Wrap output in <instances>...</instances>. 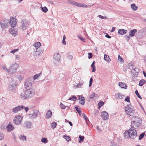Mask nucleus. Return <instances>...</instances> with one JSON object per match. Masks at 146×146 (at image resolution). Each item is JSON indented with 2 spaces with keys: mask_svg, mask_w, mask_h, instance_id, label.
<instances>
[{
  "mask_svg": "<svg viewBox=\"0 0 146 146\" xmlns=\"http://www.w3.org/2000/svg\"><path fill=\"white\" fill-rule=\"evenodd\" d=\"M130 135L129 133V131H125L124 133V136L125 139H127L129 138H130Z\"/></svg>",
  "mask_w": 146,
  "mask_h": 146,
  "instance_id": "21",
  "label": "nucleus"
},
{
  "mask_svg": "<svg viewBox=\"0 0 146 146\" xmlns=\"http://www.w3.org/2000/svg\"><path fill=\"white\" fill-rule=\"evenodd\" d=\"M82 85V84H81L80 83L76 85L75 87L76 88H80L81 87Z\"/></svg>",
  "mask_w": 146,
  "mask_h": 146,
  "instance_id": "56",
  "label": "nucleus"
},
{
  "mask_svg": "<svg viewBox=\"0 0 146 146\" xmlns=\"http://www.w3.org/2000/svg\"><path fill=\"white\" fill-rule=\"evenodd\" d=\"M19 50L18 49H14L11 51V53L13 54H14L15 52L18 51Z\"/></svg>",
  "mask_w": 146,
  "mask_h": 146,
  "instance_id": "51",
  "label": "nucleus"
},
{
  "mask_svg": "<svg viewBox=\"0 0 146 146\" xmlns=\"http://www.w3.org/2000/svg\"><path fill=\"white\" fill-rule=\"evenodd\" d=\"M41 44L40 42H36L35 44H34V46L36 48V50H39L38 48H39Z\"/></svg>",
  "mask_w": 146,
  "mask_h": 146,
  "instance_id": "25",
  "label": "nucleus"
},
{
  "mask_svg": "<svg viewBox=\"0 0 146 146\" xmlns=\"http://www.w3.org/2000/svg\"><path fill=\"white\" fill-rule=\"evenodd\" d=\"M76 99H77V98L76 96H73L70 97L68 99V100L76 101Z\"/></svg>",
  "mask_w": 146,
  "mask_h": 146,
  "instance_id": "34",
  "label": "nucleus"
},
{
  "mask_svg": "<svg viewBox=\"0 0 146 146\" xmlns=\"http://www.w3.org/2000/svg\"><path fill=\"white\" fill-rule=\"evenodd\" d=\"M10 24L12 27H15L17 24V19L13 17H11L10 19Z\"/></svg>",
  "mask_w": 146,
  "mask_h": 146,
  "instance_id": "9",
  "label": "nucleus"
},
{
  "mask_svg": "<svg viewBox=\"0 0 146 146\" xmlns=\"http://www.w3.org/2000/svg\"><path fill=\"white\" fill-rule=\"evenodd\" d=\"M145 82L146 81L145 80L143 79L139 81V86H142Z\"/></svg>",
  "mask_w": 146,
  "mask_h": 146,
  "instance_id": "32",
  "label": "nucleus"
},
{
  "mask_svg": "<svg viewBox=\"0 0 146 146\" xmlns=\"http://www.w3.org/2000/svg\"><path fill=\"white\" fill-rule=\"evenodd\" d=\"M21 105H20L12 109V112L14 113H15L21 110Z\"/></svg>",
  "mask_w": 146,
  "mask_h": 146,
  "instance_id": "17",
  "label": "nucleus"
},
{
  "mask_svg": "<svg viewBox=\"0 0 146 146\" xmlns=\"http://www.w3.org/2000/svg\"><path fill=\"white\" fill-rule=\"evenodd\" d=\"M124 37L125 39L127 40V41H128L130 39V37L129 36H128L127 35H125L124 36Z\"/></svg>",
  "mask_w": 146,
  "mask_h": 146,
  "instance_id": "60",
  "label": "nucleus"
},
{
  "mask_svg": "<svg viewBox=\"0 0 146 146\" xmlns=\"http://www.w3.org/2000/svg\"><path fill=\"white\" fill-rule=\"evenodd\" d=\"M34 81L33 80V78L32 77H30L27 78L25 83L24 86L26 89H32V84L34 83Z\"/></svg>",
  "mask_w": 146,
  "mask_h": 146,
  "instance_id": "3",
  "label": "nucleus"
},
{
  "mask_svg": "<svg viewBox=\"0 0 146 146\" xmlns=\"http://www.w3.org/2000/svg\"><path fill=\"white\" fill-rule=\"evenodd\" d=\"M0 25L3 29H5L9 25V21L7 20H1L0 21Z\"/></svg>",
  "mask_w": 146,
  "mask_h": 146,
  "instance_id": "8",
  "label": "nucleus"
},
{
  "mask_svg": "<svg viewBox=\"0 0 146 146\" xmlns=\"http://www.w3.org/2000/svg\"><path fill=\"white\" fill-rule=\"evenodd\" d=\"M119 85L120 86L121 88L124 89H126L127 87L126 84L125 83H123L121 82H119Z\"/></svg>",
  "mask_w": 146,
  "mask_h": 146,
  "instance_id": "22",
  "label": "nucleus"
},
{
  "mask_svg": "<svg viewBox=\"0 0 146 146\" xmlns=\"http://www.w3.org/2000/svg\"><path fill=\"white\" fill-rule=\"evenodd\" d=\"M145 135V132L141 134L140 135V136L139 137V140H141L143 139V137H144V135Z\"/></svg>",
  "mask_w": 146,
  "mask_h": 146,
  "instance_id": "39",
  "label": "nucleus"
},
{
  "mask_svg": "<svg viewBox=\"0 0 146 146\" xmlns=\"http://www.w3.org/2000/svg\"><path fill=\"white\" fill-rule=\"evenodd\" d=\"M90 99L94 100V98L98 97V95L95 94L94 92H93L90 95Z\"/></svg>",
  "mask_w": 146,
  "mask_h": 146,
  "instance_id": "24",
  "label": "nucleus"
},
{
  "mask_svg": "<svg viewBox=\"0 0 146 146\" xmlns=\"http://www.w3.org/2000/svg\"><path fill=\"white\" fill-rule=\"evenodd\" d=\"M127 32V30L124 29H120L118 30V33L120 35H124L126 34Z\"/></svg>",
  "mask_w": 146,
  "mask_h": 146,
  "instance_id": "19",
  "label": "nucleus"
},
{
  "mask_svg": "<svg viewBox=\"0 0 146 146\" xmlns=\"http://www.w3.org/2000/svg\"><path fill=\"white\" fill-rule=\"evenodd\" d=\"M135 71V75L136 77H137L138 76V74L139 72V70L137 68H135L132 70V72L133 73V71Z\"/></svg>",
  "mask_w": 146,
  "mask_h": 146,
  "instance_id": "28",
  "label": "nucleus"
},
{
  "mask_svg": "<svg viewBox=\"0 0 146 146\" xmlns=\"http://www.w3.org/2000/svg\"><path fill=\"white\" fill-rule=\"evenodd\" d=\"M67 58L69 60H72L73 58V56L71 55H68L67 56Z\"/></svg>",
  "mask_w": 146,
  "mask_h": 146,
  "instance_id": "54",
  "label": "nucleus"
},
{
  "mask_svg": "<svg viewBox=\"0 0 146 146\" xmlns=\"http://www.w3.org/2000/svg\"><path fill=\"white\" fill-rule=\"evenodd\" d=\"M130 135V138L132 139L135 138L137 136V132L134 127L132 126L129 130Z\"/></svg>",
  "mask_w": 146,
  "mask_h": 146,
  "instance_id": "5",
  "label": "nucleus"
},
{
  "mask_svg": "<svg viewBox=\"0 0 146 146\" xmlns=\"http://www.w3.org/2000/svg\"><path fill=\"white\" fill-rule=\"evenodd\" d=\"M68 2L70 4L74 5L75 2L71 0H68Z\"/></svg>",
  "mask_w": 146,
  "mask_h": 146,
  "instance_id": "50",
  "label": "nucleus"
},
{
  "mask_svg": "<svg viewBox=\"0 0 146 146\" xmlns=\"http://www.w3.org/2000/svg\"><path fill=\"white\" fill-rule=\"evenodd\" d=\"M21 110L23 109H24L25 110V111L26 112H27L29 110V108L28 107H25V106H21Z\"/></svg>",
  "mask_w": 146,
  "mask_h": 146,
  "instance_id": "37",
  "label": "nucleus"
},
{
  "mask_svg": "<svg viewBox=\"0 0 146 146\" xmlns=\"http://www.w3.org/2000/svg\"><path fill=\"white\" fill-rule=\"evenodd\" d=\"M9 32L12 36H16L18 34L17 30L14 28L10 29L9 30Z\"/></svg>",
  "mask_w": 146,
  "mask_h": 146,
  "instance_id": "13",
  "label": "nucleus"
},
{
  "mask_svg": "<svg viewBox=\"0 0 146 146\" xmlns=\"http://www.w3.org/2000/svg\"><path fill=\"white\" fill-rule=\"evenodd\" d=\"M40 8L42 11L45 13H46L48 10V9L46 7H41Z\"/></svg>",
  "mask_w": 146,
  "mask_h": 146,
  "instance_id": "31",
  "label": "nucleus"
},
{
  "mask_svg": "<svg viewBox=\"0 0 146 146\" xmlns=\"http://www.w3.org/2000/svg\"><path fill=\"white\" fill-rule=\"evenodd\" d=\"M76 111L78 113L79 115H81V111L80 110H79V109L78 108H76Z\"/></svg>",
  "mask_w": 146,
  "mask_h": 146,
  "instance_id": "58",
  "label": "nucleus"
},
{
  "mask_svg": "<svg viewBox=\"0 0 146 146\" xmlns=\"http://www.w3.org/2000/svg\"><path fill=\"white\" fill-rule=\"evenodd\" d=\"M137 31V30L136 29H134L131 30L129 31V36L130 37H132L134 36L135 34Z\"/></svg>",
  "mask_w": 146,
  "mask_h": 146,
  "instance_id": "16",
  "label": "nucleus"
},
{
  "mask_svg": "<svg viewBox=\"0 0 146 146\" xmlns=\"http://www.w3.org/2000/svg\"><path fill=\"white\" fill-rule=\"evenodd\" d=\"M131 7L133 11H136L138 9V7L136 6L135 4H133L131 5Z\"/></svg>",
  "mask_w": 146,
  "mask_h": 146,
  "instance_id": "30",
  "label": "nucleus"
},
{
  "mask_svg": "<svg viewBox=\"0 0 146 146\" xmlns=\"http://www.w3.org/2000/svg\"><path fill=\"white\" fill-rule=\"evenodd\" d=\"M53 57L55 60L59 61L60 59V56L58 53H55L53 55Z\"/></svg>",
  "mask_w": 146,
  "mask_h": 146,
  "instance_id": "18",
  "label": "nucleus"
},
{
  "mask_svg": "<svg viewBox=\"0 0 146 146\" xmlns=\"http://www.w3.org/2000/svg\"><path fill=\"white\" fill-rule=\"evenodd\" d=\"M14 128V127L10 123L8 124L6 127L7 130L8 132H10L13 130Z\"/></svg>",
  "mask_w": 146,
  "mask_h": 146,
  "instance_id": "15",
  "label": "nucleus"
},
{
  "mask_svg": "<svg viewBox=\"0 0 146 146\" xmlns=\"http://www.w3.org/2000/svg\"><path fill=\"white\" fill-rule=\"evenodd\" d=\"M78 100H80L79 103L82 105H84L85 103V99L82 96H78Z\"/></svg>",
  "mask_w": 146,
  "mask_h": 146,
  "instance_id": "14",
  "label": "nucleus"
},
{
  "mask_svg": "<svg viewBox=\"0 0 146 146\" xmlns=\"http://www.w3.org/2000/svg\"><path fill=\"white\" fill-rule=\"evenodd\" d=\"M131 124L133 127H137L141 125L142 120L138 116H133Z\"/></svg>",
  "mask_w": 146,
  "mask_h": 146,
  "instance_id": "2",
  "label": "nucleus"
},
{
  "mask_svg": "<svg viewBox=\"0 0 146 146\" xmlns=\"http://www.w3.org/2000/svg\"><path fill=\"white\" fill-rule=\"evenodd\" d=\"M125 100L127 102H130V101L129 97V96H127V97L125 98Z\"/></svg>",
  "mask_w": 146,
  "mask_h": 146,
  "instance_id": "49",
  "label": "nucleus"
},
{
  "mask_svg": "<svg viewBox=\"0 0 146 146\" xmlns=\"http://www.w3.org/2000/svg\"><path fill=\"white\" fill-rule=\"evenodd\" d=\"M88 58L89 59L91 58L92 56V54L90 52H89L88 53Z\"/></svg>",
  "mask_w": 146,
  "mask_h": 146,
  "instance_id": "52",
  "label": "nucleus"
},
{
  "mask_svg": "<svg viewBox=\"0 0 146 146\" xmlns=\"http://www.w3.org/2000/svg\"><path fill=\"white\" fill-rule=\"evenodd\" d=\"M18 66V65L16 63L13 64L9 68L10 73L11 74L16 72Z\"/></svg>",
  "mask_w": 146,
  "mask_h": 146,
  "instance_id": "7",
  "label": "nucleus"
},
{
  "mask_svg": "<svg viewBox=\"0 0 146 146\" xmlns=\"http://www.w3.org/2000/svg\"><path fill=\"white\" fill-rule=\"evenodd\" d=\"M41 74V73H40L36 74L34 76V78H33V80L34 81V80L37 79Z\"/></svg>",
  "mask_w": 146,
  "mask_h": 146,
  "instance_id": "42",
  "label": "nucleus"
},
{
  "mask_svg": "<svg viewBox=\"0 0 146 146\" xmlns=\"http://www.w3.org/2000/svg\"><path fill=\"white\" fill-rule=\"evenodd\" d=\"M1 67L6 72H8L10 73V69H8L5 66H2Z\"/></svg>",
  "mask_w": 146,
  "mask_h": 146,
  "instance_id": "38",
  "label": "nucleus"
},
{
  "mask_svg": "<svg viewBox=\"0 0 146 146\" xmlns=\"http://www.w3.org/2000/svg\"><path fill=\"white\" fill-rule=\"evenodd\" d=\"M35 93V91L32 89H26L24 91V94L21 93L20 94L21 98L23 100H27L33 96Z\"/></svg>",
  "mask_w": 146,
  "mask_h": 146,
  "instance_id": "1",
  "label": "nucleus"
},
{
  "mask_svg": "<svg viewBox=\"0 0 146 146\" xmlns=\"http://www.w3.org/2000/svg\"><path fill=\"white\" fill-rule=\"evenodd\" d=\"M82 115H83V116L84 119H85V120L86 121H87V120H88V118H87V117L86 116V114L85 113H83Z\"/></svg>",
  "mask_w": 146,
  "mask_h": 146,
  "instance_id": "48",
  "label": "nucleus"
},
{
  "mask_svg": "<svg viewBox=\"0 0 146 146\" xmlns=\"http://www.w3.org/2000/svg\"><path fill=\"white\" fill-rule=\"evenodd\" d=\"M102 118L104 120H108L109 118V115L106 111L102 112L101 114Z\"/></svg>",
  "mask_w": 146,
  "mask_h": 146,
  "instance_id": "12",
  "label": "nucleus"
},
{
  "mask_svg": "<svg viewBox=\"0 0 146 146\" xmlns=\"http://www.w3.org/2000/svg\"><path fill=\"white\" fill-rule=\"evenodd\" d=\"M133 77L132 78V80L133 81H135L136 80L135 77H137L136 76H133Z\"/></svg>",
  "mask_w": 146,
  "mask_h": 146,
  "instance_id": "62",
  "label": "nucleus"
},
{
  "mask_svg": "<svg viewBox=\"0 0 146 146\" xmlns=\"http://www.w3.org/2000/svg\"><path fill=\"white\" fill-rule=\"evenodd\" d=\"M93 82V79L92 78H91L89 81V87H90L92 85V82Z\"/></svg>",
  "mask_w": 146,
  "mask_h": 146,
  "instance_id": "47",
  "label": "nucleus"
},
{
  "mask_svg": "<svg viewBox=\"0 0 146 146\" xmlns=\"http://www.w3.org/2000/svg\"><path fill=\"white\" fill-rule=\"evenodd\" d=\"M4 138V136L3 133L0 132V141L3 140Z\"/></svg>",
  "mask_w": 146,
  "mask_h": 146,
  "instance_id": "46",
  "label": "nucleus"
},
{
  "mask_svg": "<svg viewBox=\"0 0 146 146\" xmlns=\"http://www.w3.org/2000/svg\"><path fill=\"white\" fill-rule=\"evenodd\" d=\"M14 87L12 85H9V90L11 91L13 89Z\"/></svg>",
  "mask_w": 146,
  "mask_h": 146,
  "instance_id": "53",
  "label": "nucleus"
},
{
  "mask_svg": "<svg viewBox=\"0 0 146 146\" xmlns=\"http://www.w3.org/2000/svg\"><path fill=\"white\" fill-rule=\"evenodd\" d=\"M39 50H36L35 52V54L36 55H39L40 53H41V52H39Z\"/></svg>",
  "mask_w": 146,
  "mask_h": 146,
  "instance_id": "61",
  "label": "nucleus"
},
{
  "mask_svg": "<svg viewBox=\"0 0 146 146\" xmlns=\"http://www.w3.org/2000/svg\"><path fill=\"white\" fill-rule=\"evenodd\" d=\"M98 17L102 19H106L107 18V17H104L100 15H98Z\"/></svg>",
  "mask_w": 146,
  "mask_h": 146,
  "instance_id": "59",
  "label": "nucleus"
},
{
  "mask_svg": "<svg viewBox=\"0 0 146 146\" xmlns=\"http://www.w3.org/2000/svg\"><path fill=\"white\" fill-rule=\"evenodd\" d=\"M96 62L95 61H93L92 64H91V67L92 68V72H95L96 71V68L95 67V64Z\"/></svg>",
  "mask_w": 146,
  "mask_h": 146,
  "instance_id": "29",
  "label": "nucleus"
},
{
  "mask_svg": "<svg viewBox=\"0 0 146 146\" xmlns=\"http://www.w3.org/2000/svg\"><path fill=\"white\" fill-rule=\"evenodd\" d=\"M74 5L78 7H81L82 6L81 3L75 2L74 3Z\"/></svg>",
  "mask_w": 146,
  "mask_h": 146,
  "instance_id": "45",
  "label": "nucleus"
},
{
  "mask_svg": "<svg viewBox=\"0 0 146 146\" xmlns=\"http://www.w3.org/2000/svg\"><path fill=\"white\" fill-rule=\"evenodd\" d=\"M39 111L37 110H35L33 111V113L29 115V117L31 119L36 118L39 114Z\"/></svg>",
  "mask_w": 146,
  "mask_h": 146,
  "instance_id": "10",
  "label": "nucleus"
},
{
  "mask_svg": "<svg viewBox=\"0 0 146 146\" xmlns=\"http://www.w3.org/2000/svg\"><path fill=\"white\" fill-rule=\"evenodd\" d=\"M63 137L64 138L67 142H69L71 140V138L69 136L66 135H63Z\"/></svg>",
  "mask_w": 146,
  "mask_h": 146,
  "instance_id": "33",
  "label": "nucleus"
},
{
  "mask_svg": "<svg viewBox=\"0 0 146 146\" xmlns=\"http://www.w3.org/2000/svg\"><path fill=\"white\" fill-rule=\"evenodd\" d=\"M21 25L20 26V28L23 31L27 29L28 27H29V24L27 22L25 19H24L21 22Z\"/></svg>",
  "mask_w": 146,
  "mask_h": 146,
  "instance_id": "6",
  "label": "nucleus"
},
{
  "mask_svg": "<svg viewBox=\"0 0 146 146\" xmlns=\"http://www.w3.org/2000/svg\"><path fill=\"white\" fill-rule=\"evenodd\" d=\"M52 114V113L51 111L50 110H48L46 114V117L47 118H50L51 117Z\"/></svg>",
  "mask_w": 146,
  "mask_h": 146,
  "instance_id": "27",
  "label": "nucleus"
},
{
  "mask_svg": "<svg viewBox=\"0 0 146 146\" xmlns=\"http://www.w3.org/2000/svg\"><path fill=\"white\" fill-rule=\"evenodd\" d=\"M79 142L80 143L83 142L84 141V137L83 136L79 135Z\"/></svg>",
  "mask_w": 146,
  "mask_h": 146,
  "instance_id": "35",
  "label": "nucleus"
},
{
  "mask_svg": "<svg viewBox=\"0 0 146 146\" xmlns=\"http://www.w3.org/2000/svg\"><path fill=\"white\" fill-rule=\"evenodd\" d=\"M60 106L62 109H65L66 108V106H64L62 103L60 104Z\"/></svg>",
  "mask_w": 146,
  "mask_h": 146,
  "instance_id": "55",
  "label": "nucleus"
},
{
  "mask_svg": "<svg viewBox=\"0 0 146 146\" xmlns=\"http://www.w3.org/2000/svg\"><path fill=\"white\" fill-rule=\"evenodd\" d=\"M105 37L107 38H111V36H110L108 34H107L106 35H105Z\"/></svg>",
  "mask_w": 146,
  "mask_h": 146,
  "instance_id": "63",
  "label": "nucleus"
},
{
  "mask_svg": "<svg viewBox=\"0 0 146 146\" xmlns=\"http://www.w3.org/2000/svg\"><path fill=\"white\" fill-rule=\"evenodd\" d=\"M118 60L120 62H122V61H124L122 59L121 57L119 55H118Z\"/></svg>",
  "mask_w": 146,
  "mask_h": 146,
  "instance_id": "57",
  "label": "nucleus"
},
{
  "mask_svg": "<svg viewBox=\"0 0 146 146\" xmlns=\"http://www.w3.org/2000/svg\"><path fill=\"white\" fill-rule=\"evenodd\" d=\"M22 120V117L20 115H18L15 117L14 118L13 121L16 124H19L20 123Z\"/></svg>",
  "mask_w": 146,
  "mask_h": 146,
  "instance_id": "11",
  "label": "nucleus"
},
{
  "mask_svg": "<svg viewBox=\"0 0 146 146\" xmlns=\"http://www.w3.org/2000/svg\"><path fill=\"white\" fill-rule=\"evenodd\" d=\"M25 126L28 128H31L32 126V123L30 121H26L25 123Z\"/></svg>",
  "mask_w": 146,
  "mask_h": 146,
  "instance_id": "23",
  "label": "nucleus"
},
{
  "mask_svg": "<svg viewBox=\"0 0 146 146\" xmlns=\"http://www.w3.org/2000/svg\"><path fill=\"white\" fill-rule=\"evenodd\" d=\"M135 93L136 94L137 96V97L140 98V99H142L141 97V96L139 94L138 92V91L137 90H136L135 91Z\"/></svg>",
  "mask_w": 146,
  "mask_h": 146,
  "instance_id": "43",
  "label": "nucleus"
},
{
  "mask_svg": "<svg viewBox=\"0 0 146 146\" xmlns=\"http://www.w3.org/2000/svg\"><path fill=\"white\" fill-rule=\"evenodd\" d=\"M115 97L117 99H122L123 97L124 96V95H122L120 93H116L115 95Z\"/></svg>",
  "mask_w": 146,
  "mask_h": 146,
  "instance_id": "20",
  "label": "nucleus"
},
{
  "mask_svg": "<svg viewBox=\"0 0 146 146\" xmlns=\"http://www.w3.org/2000/svg\"><path fill=\"white\" fill-rule=\"evenodd\" d=\"M41 141L43 143H46L47 142L48 140L46 138L42 137L41 139Z\"/></svg>",
  "mask_w": 146,
  "mask_h": 146,
  "instance_id": "40",
  "label": "nucleus"
},
{
  "mask_svg": "<svg viewBox=\"0 0 146 146\" xmlns=\"http://www.w3.org/2000/svg\"><path fill=\"white\" fill-rule=\"evenodd\" d=\"M20 139L22 140V141L26 140V137L23 135H21L20 137Z\"/></svg>",
  "mask_w": 146,
  "mask_h": 146,
  "instance_id": "36",
  "label": "nucleus"
},
{
  "mask_svg": "<svg viewBox=\"0 0 146 146\" xmlns=\"http://www.w3.org/2000/svg\"><path fill=\"white\" fill-rule=\"evenodd\" d=\"M56 125L57 124L55 122H53L51 124V127L52 128L54 129L56 127Z\"/></svg>",
  "mask_w": 146,
  "mask_h": 146,
  "instance_id": "41",
  "label": "nucleus"
},
{
  "mask_svg": "<svg viewBox=\"0 0 146 146\" xmlns=\"http://www.w3.org/2000/svg\"><path fill=\"white\" fill-rule=\"evenodd\" d=\"M104 59L105 61H106L108 62H109L111 61V59L109 56L106 54L104 55Z\"/></svg>",
  "mask_w": 146,
  "mask_h": 146,
  "instance_id": "26",
  "label": "nucleus"
},
{
  "mask_svg": "<svg viewBox=\"0 0 146 146\" xmlns=\"http://www.w3.org/2000/svg\"><path fill=\"white\" fill-rule=\"evenodd\" d=\"M125 110L126 113L130 116L133 115L135 113L133 108L131 104L127 105L125 107Z\"/></svg>",
  "mask_w": 146,
  "mask_h": 146,
  "instance_id": "4",
  "label": "nucleus"
},
{
  "mask_svg": "<svg viewBox=\"0 0 146 146\" xmlns=\"http://www.w3.org/2000/svg\"><path fill=\"white\" fill-rule=\"evenodd\" d=\"M79 38L81 40H82V41H83V42H84L85 39L83 38L82 37H81V36H79Z\"/></svg>",
  "mask_w": 146,
  "mask_h": 146,
  "instance_id": "64",
  "label": "nucleus"
},
{
  "mask_svg": "<svg viewBox=\"0 0 146 146\" xmlns=\"http://www.w3.org/2000/svg\"><path fill=\"white\" fill-rule=\"evenodd\" d=\"M104 104V103L102 101L100 102L98 104V107H100L102 106Z\"/></svg>",
  "mask_w": 146,
  "mask_h": 146,
  "instance_id": "44",
  "label": "nucleus"
}]
</instances>
